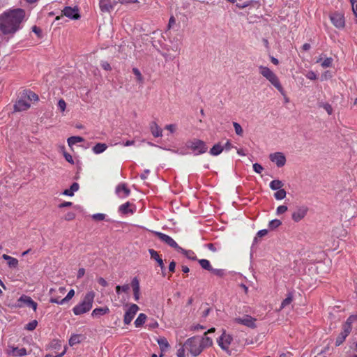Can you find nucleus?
<instances>
[{
	"instance_id": "nucleus-57",
	"label": "nucleus",
	"mask_w": 357,
	"mask_h": 357,
	"mask_svg": "<svg viewBox=\"0 0 357 357\" xmlns=\"http://www.w3.org/2000/svg\"><path fill=\"white\" fill-rule=\"evenodd\" d=\"M211 272L213 273V274L218 275V276H220V277H222L224 275V271L222 270V269H214V268H212Z\"/></svg>"
},
{
	"instance_id": "nucleus-25",
	"label": "nucleus",
	"mask_w": 357,
	"mask_h": 357,
	"mask_svg": "<svg viewBox=\"0 0 357 357\" xmlns=\"http://www.w3.org/2000/svg\"><path fill=\"white\" fill-rule=\"evenodd\" d=\"M22 96L24 98L26 99V100L29 101H33L37 102L38 100V96L36 93H33L31 91H26L22 93Z\"/></svg>"
},
{
	"instance_id": "nucleus-12",
	"label": "nucleus",
	"mask_w": 357,
	"mask_h": 357,
	"mask_svg": "<svg viewBox=\"0 0 357 357\" xmlns=\"http://www.w3.org/2000/svg\"><path fill=\"white\" fill-rule=\"evenodd\" d=\"M256 319L249 315H245L243 317H238L234 319V322L243 324L250 328H255Z\"/></svg>"
},
{
	"instance_id": "nucleus-13",
	"label": "nucleus",
	"mask_w": 357,
	"mask_h": 357,
	"mask_svg": "<svg viewBox=\"0 0 357 357\" xmlns=\"http://www.w3.org/2000/svg\"><path fill=\"white\" fill-rule=\"evenodd\" d=\"M330 18L335 27L338 29H342L344 27L345 22L343 15L340 13H334L331 15Z\"/></svg>"
},
{
	"instance_id": "nucleus-56",
	"label": "nucleus",
	"mask_w": 357,
	"mask_h": 357,
	"mask_svg": "<svg viewBox=\"0 0 357 357\" xmlns=\"http://www.w3.org/2000/svg\"><path fill=\"white\" fill-rule=\"evenodd\" d=\"M323 107L329 115L333 113V108L331 105L328 103L324 104Z\"/></svg>"
},
{
	"instance_id": "nucleus-49",
	"label": "nucleus",
	"mask_w": 357,
	"mask_h": 357,
	"mask_svg": "<svg viewBox=\"0 0 357 357\" xmlns=\"http://www.w3.org/2000/svg\"><path fill=\"white\" fill-rule=\"evenodd\" d=\"M292 301V296L289 295L282 302L281 304V308H284L287 305H289Z\"/></svg>"
},
{
	"instance_id": "nucleus-47",
	"label": "nucleus",
	"mask_w": 357,
	"mask_h": 357,
	"mask_svg": "<svg viewBox=\"0 0 357 357\" xmlns=\"http://www.w3.org/2000/svg\"><path fill=\"white\" fill-rule=\"evenodd\" d=\"M288 210V208L287 206L281 205L279 206L276 209V214L277 215H281L287 212Z\"/></svg>"
},
{
	"instance_id": "nucleus-53",
	"label": "nucleus",
	"mask_w": 357,
	"mask_h": 357,
	"mask_svg": "<svg viewBox=\"0 0 357 357\" xmlns=\"http://www.w3.org/2000/svg\"><path fill=\"white\" fill-rule=\"evenodd\" d=\"M305 76L310 80H315L317 77L316 73L314 71H308Z\"/></svg>"
},
{
	"instance_id": "nucleus-21",
	"label": "nucleus",
	"mask_w": 357,
	"mask_h": 357,
	"mask_svg": "<svg viewBox=\"0 0 357 357\" xmlns=\"http://www.w3.org/2000/svg\"><path fill=\"white\" fill-rule=\"evenodd\" d=\"M20 301L24 303L26 305L31 307L34 311L37 309V303L29 296H22L19 299Z\"/></svg>"
},
{
	"instance_id": "nucleus-59",
	"label": "nucleus",
	"mask_w": 357,
	"mask_h": 357,
	"mask_svg": "<svg viewBox=\"0 0 357 357\" xmlns=\"http://www.w3.org/2000/svg\"><path fill=\"white\" fill-rule=\"evenodd\" d=\"M32 31L33 33H35L38 37H41V32L42 31H41V29L39 27H38L36 26H33L32 27Z\"/></svg>"
},
{
	"instance_id": "nucleus-19",
	"label": "nucleus",
	"mask_w": 357,
	"mask_h": 357,
	"mask_svg": "<svg viewBox=\"0 0 357 357\" xmlns=\"http://www.w3.org/2000/svg\"><path fill=\"white\" fill-rule=\"evenodd\" d=\"M131 285L133 290L134 298L136 301H138L140 297V287L139 280L137 278H133Z\"/></svg>"
},
{
	"instance_id": "nucleus-17",
	"label": "nucleus",
	"mask_w": 357,
	"mask_h": 357,
	"mask_svg": "<svg viewBox=\"0 0 357 357\" xmlns=\"http://www.w3.org/2000/svg\"><path fill=\"white\" fill-rule=\"evenodd\" d=\"M130 190L127 188L125 183L119 184L116 188V194L121 199L129 196Z\"/></svg>"
},
{
	"instance_id": "nucleus-8",
	"label": "nucleus",
	"mask_w": 357,
	"mask_h": 357,
	"mask_svg": "<svg viewBox=\"0 0 357 357\" xmlns=\"http://www.w3.org/2000/svg\"><path fill=\"white\" fill-rule=\"evenodd\" d=\"M153 234L169 246L176 249L177 251H180L181 247L178 246L176 242L169 236L159 231H153Z\"/></svg>"
},
{
	"instance_id": "nucleus-45",
	"label": "nucleus",
	"mask_w": 357,
	"mask_h": 357,
	"mask_svg": "<svg viewBox=\"0 0 357 357\" xmlns=\"http://www.w3.org/2000/svg\"><path fill=\"white\" fill-rule=\"evenodd\" d=\"M233 126H234L236 134L239 136H241L243 132L241 126L237 122H234Z\"/></svg>"
},
{
	"instance_id": "nucleus-5",
	"label": "nucleus",
	"mask_w": 357,
	"mask_h": 357,
	"mask_svg": "<svg viewBox=\"0 0 357 357\" xmlns=\"http://www.w3.org/2000/svg\"><path fill=\"white\" fill-rule=\"evenodd\" d=\"M186 146L192 151L195 155H200L207 151V146L206 143L198 139H193L192 140L186 142Z\"/></svg>"
},
{
	"instance_id": "nucleus-34",
	"label": "nucleus",
	"mask_w": 357,
	"mask_h": 357,
	"mask_svg": "<svg viewBox=\"0 0 357 357\" xmlns=\"http://www.w3.org/2000/svg\"><path fill=\"white\" fill-rule=\"evenodd\" d=\"M333 59L331 57H327L324 60L322 61V58L321 57H319L317 60V63H321V66L323 67V68H328V67H331L332 66V63H333Z\"/></svg>"
},
{
	"instance_id": "nucleus-43",
	"label": "nucleus",
	"mask_w": 357,
	"mask_h": 357,
	"mask_svg": "<svg viewBox=\"0 0 357 357\" xmlns=\"http://www.w3.org/2000/svg\"><path fill=\"white\" fill-rule=\"evenodd\" d=\"M130 289V286L129 284H124L123 286H119V285H117L116 287V292L119 294L121 293V291H123V292H128Z\"/></svg>"
},
{
	"instance_id": "nucleus-11",
	"label": "nucleus",
	"mask_w": 357,
	"mask_h": 357,
	"mask_svg": "<svg viewBox=\"0 0 357 357\" xmlns=\"http://www.w3.org/2000/svg\"><path fill=\"white\" fill-rule=\"evenodd\" d=\"M63 15L71 20H78L80 17L77 7L67 6L62 10Z\"/></svg>"
},
{
	"instance_id": "nucleus-58",
	"label": "nucleus",
	"mask_w": 357,
	"mask_h": 357,
	"mask_svg": "<svg viewBox=\"0 0 357 357\" xmlns=\"http://www.w3.org/2000/svg\"><path fill=\"white\" fill-rule=\"evenodd\" d=\"M165 129L169 130L171 133H173V132H174L176 131V126L174 124H169V125H167L165 126Z\"/></svg>"
},
{
	"instance_id": "nucleus-40",
	"label": "nucleus",
	"mask_w": 357,
	"mask_h": 357,
	"mask_svg": "<svg viewBox=\"0 0 357 357\" xmlns=\"http://www.w3.org/2000/svg\"><path fill=\"white\" fill-rule=\"evenodd\" d=\"M199 263L200 266L202 267V268L211 271L212 270V266L211 265V263L207 259H200L199 261Z\"/></svg>"
},
{
	"instance_id": "nucleus-63",
	"label": "nucleus",
	"mask_w": 357,
	"mask_h": 357,
	"mask_svg": "<svg viewBox=\"0 0 357 357\" xmlns=\"http://www.w3.org/2000/svg\"><path fill=\"white\" fill-rule=\"evenodd\" d=\"M267 234H268L267 229H261L257 232V236L263 237V236H266Z\"/></svg>"
},
{
	"instance_id": "nucleus-50",
	"label": "nucleus",
	"mask_w": 357,
	"mask_h": 357,
	"mask_svg": "<svg viewBox=\"0 0 357 357\" xmlns=\"http://www.w3.org/2000/svg\"><path fill=\"white\" fill-rule=\"evenodd\" d=\"M253 169L256 173L260 174L264 170V167L259 163H255L253 165Z\"/></svg>"
},
{
	"instance_id": "nucleus-55",
	"label": "nucleus",
	"mask_w": 357,
	"mask_h": 357,
	"mask_svg": "<svg viewBox=\"0 0 357 357\" xmlns=\"http://www.w3.org/2000/svg\"><path fill=\"white\" fill-rule=\"evenodd\" d=\"M63 156L65 158V159L70 163L71 164H73L74 163V160L73 159V157L72 155L68 153H66V152H63Z\"/></svg>"
},
{
	"instance_id": "nucleus-23",
	"label": "nucleus",
	"mask_w": 357,
	"mask_h": 357,
	"mask_svg": "<svg viewBox=\"0 0 357 357\" xmlns=\"http://www.w3.org/2000/svg\"><path fill=\"white\" fill-rule=\"evenodd\" d=\"M149 252L150 253L151 257L155 259L158 262L159 266L162 269L164 268L163 260L160 257L158 252L154 250L153 249H149Z\"/></svg>"
},
{
	"instance_id": "nucleus-33",
	"label": "nucleus",
	"mask_w": 357,
	"mask_h": 357,
	"mask_svg": "<svg viewBox=\"0 0 357 357\" xmlns=\"http://www.w3.org/2000/svg\"><path fill=\"white\" fill-rule=\"evenodd\" d=\"M83 336L79 334H73L70 336L69 339V344L70 346H74L75 344H79L82 340Z\"/></svg>"
},
{
	"instance_id": "nucleus-54",
	"label": "nucleus",
	"mask_w": 357,
	"mask_h": 357,
	"mask_svg": "<svg viewBox=\"0 0 357 357\" xmlns=\"http://www.w3.org/2000/svg\"><path fill=\"white\" fill-rule=\"evenodd\" d=\"M100 65L101 67L105 70L110 71L112 70L110 64L107 61H103L101 62Z\"/></svg>"
},
{
	"instance_id": "nucleus-4",
	"label": "nucleus",
	"mask_w": 357,
	"mask_h": 357,
	"mask_svg": "<svg viewBox=\"0 0 357 357\" xmlns=\"http://www.w3.org/2000/svg\"><path fill=\"white\" fill-rule=\"evenodd\" d=\"M259 73L277 89L282 95H284V91L280 79L273 70L266 66H260L259 67Z\"/></svg>"
},
{
	"instance_id": "nucleus-26",
	"label": "nucleus",
	"mask_w": 357,
	"mask_h": 357,
	"mask_svg": "<svg viewBox=\"0 0 357 357\" xmlns=\"http://www.w3.org/2000/svg\"><path fill=\"white\" fill-rule=\"evenodd\" d=\"M119 211L123 214L134 213V210L132 209V205L130 204V202H126L123 204H121L119 208Z\"/></svg>"
},
{
	"instance_id": "nucleus-24",
	"label": "nucleus",
	"mask_w": 357,
	"mask_h": 357,
	"mask_svg": "<svg viewBox=\"0 0 357 357\" xmlns=\"http://www.w3.org/2000/svg\"><path fill=\"white\" fill-rule=\"evenodd\" d=\"M150 129L152 135L158 137L162 136V129L158 126V125L155 122H152L150 125Z\"/></svg>"
},
{
	"instance_id": "nucleus-1",
	"label": "nucleus",
	"mask_w": 357,
	"mask_h": 357,
	"mask_svg": "<svg viewBox=\"0 0 357 357\" xmlns=\"http://www.w3.org/2000/svg\"><path fill=\"white\" fill-rule=\"evenodd\" d=\"M25 16V11L21 8L4 12L0 15V33L13 36L20 29V24L24 20Z\"/></svg>"
},
{
	"instance_id": "nucleus-46",
	"label": "nucleus",
	"mask_w": 357,
	"mask_h": 357,
	"mask_svg": "<svg viewBox=\"0 0 357 357\" xmlns=\"http://www.w3.org/2000/svg\"><path fill=\"white\" fill-rule=\"evenodd\" d=\"M37 325L38 321L36 320H33L26 325L25 328L28 331H33L36 328Z\"/></svg>"
},
{
	"instance_id": "nucleus-2",
	"label": "nucleus",
	"mask_w": 357,
	"mask_h": 357,
	"mask_svg": "<svg viewBox=\"0 0 357 357\" xmlns=\"http://www.w3.org/2000/svg\"><path fill=\"white\" fill-rule=\"evenodd\" d=\"M212 345V338L206 335L192 337L184 343V347L187 351L193 356H199L204 349Z\"/></svg>"
},
{
	"instance_id": "nucleus-9",
	"label": "nucleus",
	"mask_w": 357,
	"mask_h": 357,
	"mask_svg": "<svg viewBox=\"0 0 357 357\" xmlns=\"http://www.w3.org/2000/svg\"><path fill=\"white\" fill-rule=\"evenodd\" d=\"M308 208L307 206H298L295 209V211L292 213V220L296 222H298L306 216Z\"/></svg>"
},
{
	"instance_id": "nucleus-52",
	"label": "nucleus",
	"mask_w": 357,
	"mask_h": 357,
	"mask_svg": "<svg viewBox=\"0 0 357 357\" xmlns=\"http://www.w3.org/2000/svg\"><path fill=\"white\" fill-rule=\"evenodd\" d=\"M92 218L95 220L100 221L105 219V215L103 213H96L93 215Z\"/></svg>"
},
{
	"instance_id": "nucleus-27",
	"label": "nucleus",
	"mask_w": 357,
	"mask_h": 357,
	"mask_svg": "<svg viewBox=\"0 0 357 357\" xmlns=\"http://www.w3.org/2000/svg\"><path fill=\"white\" fill-rule=\"evenodd\" d=\"M2 258L7 261L8 265L10 268H16L18 265V260L16 258L3 254Z\"/></svg>"
},
{
	"instance_id": "nucleus-20",
	"label": "nucleus",
	"mask_w": 357,
	"mask_h": 357,
	"mask_svg": "<svg viewBox=\"0 0 357 357\" xmlns=\"http://www.w3.org/2000/svg\"><path fill=\"white\" fill-rule=\"evenodd\" d=\"M357 319V315H351L350 316L346 323L344 324L343 326V333L345 334V335H349L351 330V324L353 321H354L355 320Z\"/></svg>"
},
{
	"instance_id": "nucleus-28",
	"label": "nucleus",
	"mask_w": 357,
	"mask_h": 357,
	"mask_svg": "<svg viewBox=\"0 0 357 357\" xmlns=\"http://www.w3.org/2000/svg\"><path fill=\"white\" fill-rule=\"evenodd\" d=\"M66 292V288L65 287H59L58 289H50V294H51V298L52 296H55L59 300H61L60 298L61 295H63Z\"/></svg>"
},
{
	"instance_id": "nucleus-48",
	"label": "nucleus",
	"mask_w": 357,
	"mask_h": 357,
	"mask_svg": "<svg viewBox=\"0 0 357 357\" xmlns=\"http://www.w3.org/2000/svg\"><path fill=\"white\" fill-rule=\"evenodd\" d=\"M185 350L186 348L184 347V344L182 345L176 352V355L178 357H185Z\"/></svg>"
},
{
	"instance_id": "nucleus-36",
	"label": "nucleus",
	"mask_w": 357,
	"mask_h": 357,
	"mask_svg": "<svg viewBox=\"0 0 357 357\" xmlns=\"http://www.w3.org/2000/svg\"><path fill=\"white\" fill-rule=\"evenodd\" d=\"M147 317L144 313H140L136 320L135 321V325L136 327L142 326L146 321Z\"/></svg>"
},
{
	"instance_id": "nucleus-38",
	"label": "nucleus",
	"mask_w": 357,
	"mask_h": 357,
	"mask_svg": "<svg viewBox=\"0 0 357 357\" xmlns=\"http://www.w3.org/2000/svg\"><path fill=\"white\" fill-rule=\"evenodd\" d=\"M282 225V222L278 219H274L269 222L268 228L270 230H274Z\"/></svg>"
},
{
	"instance_id": "nucleus-35",
	"label": "nucleus",
	"mask_w": 357,
	"mask_h": 357,
	"mask_svg": "<svg viewBox=\"0 0 357 357\" xmlns=\"http://www.w3.org/2000/svg\"><path fill=\"white\" fill-rule=\"evenodd\" d=\"M157 342L160 346V349L163 351L169 347V344L167 339L164 337H160L157 340Z\"/></svg>"
},
{
	"instance_id": "nucleus-16",
	"label": "nucleus",
	"mask_w": 357,
	"mask_h": 357,
	"mask_svg": "<svg viewBox=\"0 0 357 357\" xmlns=\"http://www.w3.org/2000/svg\"><path fill=\"white\" fill-rule=\"evenodd\" d=\"M30 107L31 104L22 96V98L15 104L14 109L15 111L22 112L28 109Z\"/></svg>"
},
{
	"instance_id": "nucleus-42",
	"label": "nucleus",
	"mask_w": 357,
	"mask_h": 357,
	"mask_svg": "<svg viewBox=\"0 0 357 357\" xmlns=\"http://www.w3.org/2000/svg\"><path fill=\"white\" fill-rule=\"evenodd\" d=\"M179 252L183 253L188 259H193V260L196 259L195 253L191 250H185L183 249L182 248H181Z\"/></svg>"
},
{
	"instance_id": "nucleus-6",
	"label": "nucleus",
	"mask_w": 357,
	"mask_h": 357,
	"mask_svg": "<svg viewBox=\"0 0 357 357\" xmlns=\"http://www.w3.org/2000/svg\"><path fill=\"white\" fill-rule=\"evenodd\" d=\"M233 340V337L231 335L227 333L225 331H223L222 334L218 340V344L220 348L226 351H229V346Z\"/></svg>"
},
{
	"instance_id": "nucleus-51",
	"label": "nucleus",
	"mask_w": 357,
	"mask_h": 357,
	"mask_svg": "<svg viewBox=\"0 0 357 357\" xmlns=\"http://www.w3.org/2000/svg\"><path fill=\"white\" fill-rule=\"evenodd\" d=\"M58 107L61 112H64L66 108V103L64 100L60 99L58 102Z\"/></svg>"
},
{
	"instance_id": "nucleus-3",
	"label": "nucleus",
	"mask_w": 357,
	"mask_h": 357,
	"mask_svg": "<svg viewBox=\"0 0 357 357\" xmlns=\"http://www.w3.org/2000/svg\"><path fill=\"white\" fill-rule=\"evenodd\" d=\"M95 296L93 291H88L82 300L73 308V313L75 315H81L90 311L93 307Z\"/></svg>"
},
{
	"instance_id": "nucleus-10",
	"label": "nucleus",
	"mask_w": 357,
	"mask_h": 357,
	"mask_svg": "<svg viewBox=\"0 0 357 357\" xmlns=\"http://www.w3.org/2000/svg\"><path fill=\"white\" fill-rule=\"evenodd\" d=\"M270 160L278 167H283L286 163V158L281 152H275L269 155Z\"/></svg>"
},
{
	"instance_id": "nucleus-30",
	"label": "nucleus",
	"mask_w": 357,
	"mask_h": 357,
	"mask_svg": "<svg viewBox=\"0 0 357 357\" xmlns=\"http://www.w3.org/2000/svg\"><path fill=\"white\" fill-rule=\"evenodd\" d=\"M79 190V184L73 183L69 189H66L63 192V195L66 196H73L74 192Z\"/></svg>"
},
{
	"instance_id": "nucleus-7",
	"label": "nucleus",
	"mask_w": 357,
	"mask_h": 357,
	"mask_svg": "<svg viewBox=\"0 0 357 357\" xmlns=\"http://www.w3.org/2000/svg\"><path fill=\"white\" fill-rule=\"evenodd\" d=\"M139 310V308L137 305L130 304L124 314V324L126 325L130 324Z\"/></svg>"
},
{
	"instance_id": "nucleus-64",
	"label": "nucleus",
	"mask_w": 357,
	"mask_h": 357,
	"mask_svg": "<svg viewBox=\"0 0 357 357\" xmlns=\"http://www.w3.org/2000/svg\"><path fill=\"white\" fill-rule=\"evenodd\" d=\"M352 9H353V12L356 16V22H357V3L352 5Z\"/></svg>"
},
{
	"instance_id": "nucleus-14",
	"label": "nucleus",
	"mask_w": 357,
	"mask_h": 357,
	"mask_svg": "<svg viewBox=\"0 0 357 357\" xmlns=\"http://www.w3.org/2000/svg\"><path fill=\"white\" fill-rule=\"evenodd\" d=\"M116 3V0H100L99 6L101 11L109 13L114 9Z\"/></svg>"
},
{
	"instance_id": "nucleus-37",
	"label": "nucleus",
	"mask_w": 357,
	"mask_h": 357,
	"mask_svg": "<svg viewBox=\"0 0 357 357\" xmlns=\"http://www.w3.org/2000/svg\"><path fill=\"white\" fill-rule=\"evenodd\" d=\"M223 147L220 144H215L210 150V153L212 155H218L219 154H220L222 151H223Z\"/></svg>"
},
{
	"instance_id": "nucleus-41",
	"label": "nucleus",
	"mask_w": 357,
	"mask_h": 357,
	"mask_svg": "<svg viewBox=\"0 0 357 357\" xmlns=\"http://www.w3.org/2000/svg\"><path fill=\"white\" fill-rule=\"evenodd\" d=\"M286 195H287L286 191L284 189L281 188V189L277 190L276 192H275L274 197L277 200H282L286 197Z\"/></svg>"
},
{
	"instance_id": "nucleus-31",
	"label": "nucleus",
	"mask_w": 357,
	"mask_h": 357,
	"mask_svg": "<svg viewBox=\"0 0 357 357\" xmlns=\"http://www.w3.org/2000/svg\"><path fill=\"white\" fill-rule=\"evenodd\" d=\"M84 141V139L79 136H73L67 139L68 144L70 148L77 143L82 142Z\"/></svg>"
},
{
	"instance_id": "nucleus-18",
	"label": "nucleus",
	"mask_w": 357,
	"mask_h": 357,
	"mask_svg": "<svg viewBox=\"0 0 357 357\" xmlns=\"http://www.w3.org/2000/svg\"><path fill=\"white\" fill-rule=\"evenodd\" d=\"M74 295H75V291L73 289H70L64 298H63L61 300H59L55 296H52V298H50V301L52 303H57V304L62 305L64 303L70 301L74 296Z\"/></svg>"
},
{
	"instance_id": "nucleus-62",
	"label": "nucleus",
	"mask_w": 357,
	"mask_h": 357,
	"mask_svg": "<svg viewBox=\"0 0 357 357\" xmlns=\"http://www.w3.org/2000/svg\"><path fill=\"white\" fill-rule=\"evenodd\" d=\"M84 274H85V269L83 268H79V270L77 271V278H81L84 275Z\"/></svg>"
},
{
	"instance_id": "nucleus-44",
	"label": "nucleus",
	"mask_w": 357,
	"mask_h": 357,
	"mask_svg": "<svg viewBox=\"0 0 357 357\" xmlns=\"http://www.w3.org/2000/svg\"><path fill=\"white\" fill-rule=\"evenodd\" d=\"M347 336V335H345L343 332H341V333L338 335V337L336 339L335 345L340 346L344 341Z\"/></svg>"
},
{
	"instance_id": "nucleus-22",
	"label": "nucleus",
	"mask_w": 357,
	"mask_h": 357,
	"mask_svg": "<svg viewBox=\"0 0 357 357\" xmlns=\"http://www.w3.org/2000/svg\"><path fill=\"white\" fill-rule=\"evenodd\" d=\"M109 312V309L107 307H98V308H95L92 311L91 316L93 317H99L102 315L108 314Z\"/></svg>"
},
{
	"instance_id": "nucleus-61",
	"label": "nucleus",
	"mask_w": 357,
	"mask_h": 357,
	"mask_svg": "<svg viewBox=\"0 0 357 357\" xmlns=\"http://www.w3.org/2000/svg\"><path fill=\"white\" fill-rule=\"evenodd\" d=\"M98 282L103 287H106L108 284L107 282L102 278H99L98 279Z\"/></svg>"
},
{
	"instance_id": "nucleus-32",
	"label": "nucleus",
	"mask_w": 357,
	"mask_h": 357,
	"mask_svg": "<svg viewBox=\"0 0 357 357\" xmlns=\"http://www.w3.org/2000/svg\"><path fill=\"white\" fill-rule=\"evenodd\" d=\"M284 183L282 181L278 179L273 180L269 184L270 188L273 190H278L281 189Z\"/></svg>"
},
{
	"instance_id": "nucleus-39",
	"label": "nucleus",
	"mask_w": 357,
	"mask_h": 357,
	"mask_svg": "<svg viewBox=\"0 0 357 357\" xmlns=\"http://www.w3.org/2000/svg\"><path fill=\"white\" fill-rule=\"evenodd\" d=\"M132 73L136 77L137 82L139 84H143L144 83V77H143L142 73H140V71L139 70V69H137V68H132Z\"/></svg>"
},
{
	"instance_id": "nucleus-29",
	"label": "nucleus",
	"mask_w": 357,
	"mask_h": 357,
	"mask_svg": "<svg viewBox=\"0 0 357 357\" xmlns=\"http://www.w3.org/2000/svg\"><path fill=\"white\" fill-rule=\"evenodd\" d=\"M107 148V146L106 144L98 143L93 147L92 151L95 154H100L103 153Z\"/></svg>"
},
{
	"instance_id": "nucleus-15",
	"label": "nucleus",
	"mask_w": 357,
	"mask_h": 357,
	"mask_svg": "<svg viewBox=\"0 0 357 357\" xmlns=\"http://www.w3.org/2000/svg\"><path fill=\"white\" fill-rule=\"evenodd\" d=\"M6 353L10 356L20 357L26 355V350L25 348H18L13 346H9L6 350Z\"/></svg>"
},
{
	"instance_id": "nucleus-60",
	"label": "nucleus",
	"mask_w": 357,
	"mask_h": 357,
	"mask_svg": "<svg viewBox=\"0 0 357 357\" xmlns=\"http://www.w3.org/2000/svg\"><path fill=\"white\" fill-rule=\"evenodd\" d=\"M75 215L73 212H69L65 215V220H72L75 218Z\"/></svg>"
}]
</instances>
